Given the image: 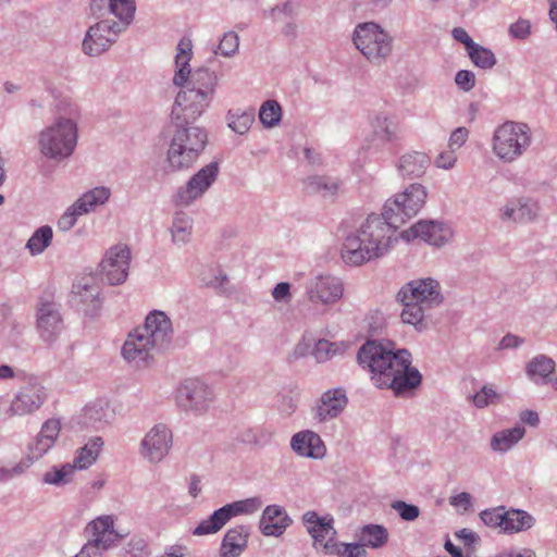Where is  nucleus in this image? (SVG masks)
Returning a JSON list of instances; mask_svg holds the SVG:
<instances>
[{"label": "nucleus", "instance_id": "f257e3e1", "mask_svg": "<svg viewBox=\"0 0 557 557\" xmlns=\"http://www.w3.org/2000/svg\"><path fill=\"white\" fill-rule=\"evenodd\" d=\"M191 83V88L177 94L171 112L175 128L166 152V162L172 171L191 168L208 143L207 131L193 125V122L212 101L218 76L213 71L199 70L193 75Z\"/></svg>", "mask_w": 557, "mask_h": 557}, {"label": "nucleus", "instance_id": "f03ea898", "mask_svg": "<svg viewBox=\"0 0 557 557\" xmlns=\"http://www.w3.org/2000/svg\"><path fill=\"white\" fill-rule=\"evenodd\" d=\"M359 364L371 373L379 388H389L396 396L411 393L420 386L422 375L411 367L409 350L395 349L391 342L368 341L357 354Z\"/></svg>", "mask_w": 557, "mask_h": 557}, {"label": "nucleus", "instance_id": "7ed1b4c3", "mask_svg": "<svg viewBox=\"0 0 557 557\" xmlns=\"http://www.w3.org/2000/svg\"><path fill=\"white\" fill-rule=\"evenodd\" d=\"M399 226L381 214L371 213L360 227L349 233L342 245L341 257L348 265L359 267L385 256L398 240Z\"/></svg>", "mask_w": 557, "mask_h": 557}, {"label": "nucleus", "instance_id": "20e7f679", "mask_svg": "<svg viewBox=\"0 0 557 557\" xmlns=\"http://www.w3.org/2000/svg\"><path fill=\"white\" fill-rule=\"evenodd\" d=\"M173 334L169 315L164 311L152 310L147 314L144 325L128 334L122 355L136 367L147 366L154 352L170 347Z\"/></svg>", "mask_w": 557, "mask_h": 557}, {"label": "nucleus", "instance_id": "39448f33", "mask_svg": "<svg viewBox=\"0 0 557 557\" xmlns=\"http://www.w3.org/2000/svg\"><path fill=\"white\" fill-rule=\"evenodd\" d=\"M77 144V125L71 119L60 117L45 127L38 136L40 153L51 160L69 158Z\"/></svg>", "mask_w": 557, "mask_h": 557}, {"label": "nucleus", "instance_id": "423d86ee", "mask_svg": "<svg viewBox=\"0 0 557 557\" xmlns=\"http://www.w3.org/2000/svg\"><path fill=\"white\" fill-rule=\"evenodd\" d=\"M531 145V129L522 122L506 121L494 131L493 153L503 162L511 163Z\"/></svg>", "mask_w": 557, "mask_h": 557}, {"label": "nucleus", "instance_id": "0eeeda50", "mask_svg": "<svg viewBox=\"0 0 557 557\" xmlns=\"http://www.w3.org/2000/svg\"><path fill=\"white\" fill-rule=\"evenodd\" d=\"M351 39L355 47L371 63L381 64L393 51V37L375 22L357 24Z\"/></svg>", "mask_w": 557, "mask_h": 557}, {"label": "nucleus", "instance_id": "6e6552de", "mask_svg": "<svg viewBox=\"0 0 557 557\" xmlns=\"http://www.w3.org/2000/svg\"><path fill=\"white\" fill-rule=\"evenodd\" d=\"M114 522V516L103 515L87 524L85 531L90 534V539L78 552L81 557H102L126 537L127 533L116 530Z\"/></svg>", "mask_w": 557, "mask_h": 557}, {"label": "nucleus", "instance_id": "1a4fd4ad", "mask_svg": "<svg viewBox=\"0 0 557 557\" xmlns=\"http://www.w3.org/2000/svg\"><path fill=\"white\" fill-rule=\"evenodd\" d=\"M426 198V187L420 183H412L385 201L384 216L400 227L422 210Z\"/></svg>", "mask_w": 557, "mask_h": 557}, {"label": "nucleus", "instance_id": "9d476101", "mask_svg": "<svg viewBox=\"0 0 557 557\" xmlns=\"http://www.w3.org/2000/svg\"><path fill=\"white\" fill-rule=\"evenodd\" d=\"M261 507L262 499L259 496L235 500L214 510L207 519L201 520L191 533L196 536L215 534L233 518L252 515Z\"/></svg>", "mask_w": 557, "mask_h": 557}, {"label": "nucleus", "instance_id": "9b49d317", "mask_svg": "<svg viewBox=\"0 0 557 557\" xmlns=\"http://www.w3.org/2000/svg\"><path fill=\"white\" fill-rule=\"evenodd\" d=\"M36 327L39 337L48 345L54 344L64 329L61 306L51 295H42L38 299Z\"/></svg>", "mask_w": 557, "mask_h": 557}, {"label": "nucleus", "instance_id": "f8f14e48", "mask_svg": "<svg viewBox=\"0 0 557 557\" xmlns=\"http://www.w3.org/2000/svg\"><path fill=\"white\" fill-rule=\"evenodd\" d=\"M219 174L218 162H210L196 172L185 185L177 188L172 201L175 206L188 207L201 198L215 182Z\"/></svg>", "mask_w": 557, "mask_h": 557}, {"label": "nucleus", "instance_id": "ddd939ff", "mask_svg": "<svg viewBox=\"0 0 557 557\" xmlns=\"http://www.w3.org/2000/svg\"><path fill=\"white\" fill-rule=\"evenodd\" d=\"M131 23L102 18L90 26L83 40V50L88 55H99L115 42L119 34Z\"/></svg>", "mask_w": 557, "mask_h": 557}, {"label": "nucleus", "instance_id": "4468645a", "mask_svg": "<svg viewBox=\"0 0 557 557\" xmlns=\"http://www.w3.org/2000/svg\"><path fill=\"white\" fill-rule=\"evenodd\" d=\"M214 398L208 384L199 379H187L177 388L176 403L180 408L196 414L208 411Z\"/></svg>", "mask_w": 557, "mask_h": 557}, {"label": "nucleus", "instance_id": "2eb2a0df", "mask_svg": "<svg viewBox=\"0 0 557 557\" xmlns=\"http://www.w3.org/2000/svg\"><path fill=\"white\" fill-rule=\"evenodd\" d=\"M343 294L342 280L332 274H314L305 283L306 298L312 305H333L343 297Z\"/></svg>", "mask_w": 557, "mask_h": 557}, {"label": "nucleus", "instance_id": "dca6fc26", "mask_svg": "<svg viewBox=\"0 0 557 557\" xmlns=\"http://www.w3.org/2000/svg\"><path fill=\"white\" fill-rule=\"evenodd\" d=\"M397 300H411L428 309L440 306L444 297L440 283L432 277L416 278L405 284L396 296Z\"/></svg>", "mask_w": 557, "mask_h": 557}, {"label": "nucleus", "instance_id": "f3484780", "mask_svg": "<svg viewBox=\"0 0 557 557\" xmlns=\"http://www.w3.org/2000/svg\"><path fill=\"white\" fill-rule=\"evenodd\" d=\"M172 445L171 429L164 423H157L143 437L139 454L150 463H158L168 456Z\"/></svg>", "mask_w": 557, "mask_h": 557}, {"label": "nucleus", "instance_id": "a211bd4d", "mask_svg": "<svg viewBox=\"0 0 557 557\" xmlns=\"http://www.w3.org/2000/svg\"><path fill=\"white\" fill-rule=\"evenodd\" d=\"M131 250L126 245H115L104 255L100 263L102 280L110 285L125 282L128 275Z\"/></svg>", "mask_w": 557, "mask_h": 557}, {"label": "nucleus", "instance_id": "6ab92c4d", "mask_svg": "<svg viewBox=\"0 0 557 557\" xmlns=\"http://www.w3.org/2000/svg\"><path fill=\"white\" fill-rule=\"evenodd\" d=\"M47 398L45 387L37 381H28L15 394L9 407L11 416H25L38 410Z\"/></svg>", "mask_w": 557, "mask_h": 557}, {"label": "nucleus", "instance_id": "aec40b11", "mask_svg": "<svg viewBox=\"0 0 557 557\" xmlns=\"http://www.w3.org/2000/svg\"><path fill=\"white\" fill-rule=\"evenodd\" d=\"M400 237L406 242L420 238L432 246L440 247L450 239L451 230L443 223L420 220L408 230L403 231Z\"/></svg>", "mask_w": 557, "mask_h": 557}, {"label": "nucleus", "instance_id": "412c9836", "mask_svg": "<svg viewBox=\"0 0 557 557\" xmlns=\"http://www.w3.org/2000/svg\"><path fill=\"white\" fill-rule=\"evenodd\" d=\"M114 417L115 413L110 403L104 398H98L87 404L74 421L82 429L99 431L111 424Z\"/></svg>", "mask_w": 557, "mask_h": 557}, {"label": "nucleus", "instance_id": "4be33fe9", "mask_svg": "<svg viewBox=\"0 0 557 557\" xmlns=\"http://www.w3.org/2000/svg\"><path fill=\"white\" fill-rule=\"evenodd\" d=\"M302 523L307 532L313 539L315 549L320 547L324 552V545L329 541L336 542L337 531L334 528V518L332 515L319 516L315 511H307L302 515Z\"/></svg>", "mask_w": 557, "mask_h": 557}, {"label": "nucleus", "instance_id": "5701e85b", "mask_svg": "<svg viewBox=\"0 0 557 557\" xmlns=\"http://www.w3.org/2000/svg\"><path fill=\"white\" fill-rule=\"evenodd\" d=\"M348 398L343 387L325 391L314 408V419L326 422L337 418L346 408Z\"/></svg>", "mask_w": 557, "mask_h": 557}, {"label": "nucleus", "instance_id": "b1692460", "mask_svg": "<svg viewBox=\"0 0 557 557\" xmlns=\"http://www.w3.org/2000/svg\"><path fill=\"white\" fill-rule=\"evenodd\" d=\"M293 523L284 507L268 505L260 517L259 530L264 536L280 537Z\"/></svg>", "mask_w": 557, "mask_h": 557}, {"label": "nucleus", "instance_id": "393cba45", "mask_svg": "<svg viewBox=\"0 0 557 557\" xmlns=\"http://www.w3.org/2000/svg\"><path fill=\"white\" fill-rule=\"evenodd\" d=\"M499 211L504 222L529 223L536 218L539 206L531 198L519 197L508 200Z\"/></svg>", "mask_w": 557, "mask_h": 557}, {"label": "nucleus", "instance_id": "a878e982", "mask_svg": "<svg viewBox=\"0 0 557 557\" xmlns=\"http://www.w3.org/2000/svg\"><path fill=\"white\" fill-rule=\"evenodd\" d=\"M61 430V423L58 419L47 420L37 436L27 445V456L38 460L46 455L55 444Z\"/></svg>", "mask_w": 557, "mask_h": 557}, {"label": "nucleus", "instance_id": "bb28decb", "mask_svg": "<svg viewBox=\"0 0 557 557\" xmlns=\"http://www.w3.org/2000/svg\"><path fill=\"white\" fill-rule=\"evenodd\" d=\"M90 10L97 17L113 15L121 22L131 23L136 5L135 0H91Z\"/></svg>", "mask_w": 557, "mask_h": 557}, {"label": "nucleus", "instance_id": "cd10ccee", "mask_svg": "<svg viewBox=\"0 0 557 557\" xmlns=\"http://www.w3.org/2000/svg\"><path fill=\"white\" fill-rule=\"evenodd\" d=\"M292 449L300 457L321 459L326 448L320 435L313 431H300L292 436Z\"/></svg>", "mask_w": 557, "mask_h": 557}, {"label": "nucleus", "instance_id": "c85d7f7f", "mask_svg": "<svg viewBox=\"0 0 557 557\" xmlns=\"http://www.w3.org/2000/svg\"><path fill=\"white\" fill-rule=\"evenodd\" d=\"M248 537L247 525L239 524L228 529L221 542L220 557H239L248 546Z\"/></svg>", "mask_w": 557, "mask_h": 557}, {"label": "nucleus", "instance_id": "c756f323", "mask_svg": "<svg viewBox=\"0 0 557 557\" xmlns=\"http://www.w3.org/2000/svg\"><path fill=\"white\" fill-rule=\"evenodd\" d=\"M430 163L425 152L410 151L399 157L397 171L403 178H419L425 174Z\"/></svg>", "mask_w": 557, "mask_h": 557}, {"label": "nucleus", "instance_id": "7c9ffc66", "mask_svg": "<svg viewBox=\"0 0 557 557\" xmlns=\"http://www.w3.org/2000/svg\"><path fill=\"white\" fill-rule=\"evenodd\" d=\"M193 45L190 39L183 38L180 40L177 45V51L175 55V66L176 71L173 77V83L175 86H183L185 83H187L188 77L190 76V83L188 86L184 89L193 87V75L197 72V70L191 74L190 71V59L193 55ZM200 69H198L199 71Z\"/></svg>", "mask_w": 557, "mask_h": 557}, {"label": "nucleus", "instance_id": "2f4dec72", "mask_svg": "<svg viewBox=\"0 0 557 557\" xmlns=\"http://www.w3.org/2000/svg\"><path fill=\"white\" fill-rule=\"evenodd\" d=\"M555 360L544 354H540L534 356L525 364L524 371L530 382L537 386H542L550 382V376L555 372Z\"/></svg>", "mask_w": 557, "mask_h": 557}, {"label": "nucleus", "instance_id": "473e14b6", "mask_svg": "<svg viewBox=\"0 0 557 557\" xmlns=\"http://www.w3.org/2000/svg\"><path fill=\"white\" fill-rule=\"evenodd\" d=\"M388 531L382 524L369 523L361 527L357 533L359 542L362 546L380 549L388 542Z\"/></svg>", "mask_w": 557, "mask_h": 557}, {"label": "nucleus", "instance_id": "72a5a7b5", "mask_svg": "<svg viewBox=\"0 0 557 557\" xmlns=\"http://www.w3.org/2000/svg\"><path fill=\"white\" fill-rule=\"evenodd\" d=\"M524 435L525 429L522 424L498 431L491 438V448L497 453H507L521 441Z\"/></svg>", "mask_w": 557, "mask_h": 557}, {"label": "nucleus", "instance_id": "f704fd0d", "mask_svg": "<svg viewBox=\"0 0 557 557\" xmlns=\"http://www.w3.org/2000/svg\"><path fill=\"white\" fill-rule=\"evenodd\" d=\"M534 518L521 509H505V519L502 532L506 534L519 533L531 529L534 524Z\"/></svg>", "mask_w": 557, "mask_h": 557}, {"label": "nucleus", "instance_id": "c9c22d12", "mask_svg": "<svg viewBox=\"0 0 557 557\" xmlns=\"http://www.w3.org/2000/svg\"><path fill=\"white\" fill-rule=\"evenodd\" d=\"M103 440L100 436L91 437L83 447L77 450V454L71 466L75 469H88L97 460L99 453L103 447Z\"/></svg>", "mask_w": 557, "mask_h": 557}, {"label": "nucleus", "instance_id": "e433bc0d", "mask_svg": "<svg viewBox=\"0 0 557 557\" xmlns=\"http://www.w3.org/2000/svg\"><path fill=\"white\" fill-rule=\"evenodd\" d=\"M111 197V189L106 186L95 187L84 193L74 203L83 214L94 211L97 207L104 205Z\"/></svg>", "mask_w": 557, "mask_h": 557}, {"label": "nucleus", "instance_id": "4c0bfd02", "mask_svg": "<svg viewBox=\"0 0 557 557\" xmlns=\"http://www.w3.org/2000/svg\"><path fill=\"white\" fill-rule=\"evenodd\" d=\"M305 183L309 193L319 194L322 197H334L342 184L338 178L327 175H311Z\"/></svg>", "mask_w": 557, "mask_h": 557}, {"label": "nucleus", "instance_id": "58836bf2", "mask_svg": "<svg viewBox=\"0 0 557 557\" xmlns=\"http://www.w3.org/2000/svg\"><path fill=\"white\" fill-rule=\"evenodd\" d=\"M373 132L377 138L385 143H395L399 139L398 124L385 113H377L371 121Z\"/></svg>", "mask_w": 557, "mask_h": 557}, {"label": "nucleus", "instance_id": "ea45409f", "mask_svg": "<svg viewBox=\"0 0 557 557\" xmlns=\"http://www.w3.org/2000/svg\"><path fill=\"white\" fill-rule=\"evenodd\" d=\"M193 231V219L185 212H175L170 228L172 242L175 245H185L189 242Z\"/></svg>", "mask_w": 557, "mask_h": 557}, {"label": "nucleus", "instance_id": "a19ab883", "mask_svg": "<svg viewBox=\"0 0 557 557\" xmlns=\"http://www.w3.org/2000/svg\"><path fill=\"white\" fill-rule=\"evenodd\" d=\"M403 305L401 321L413 325L418 331L425 327L424 318L429 310L426 307L411 300H398Z\"/></svg>", "mask_w": 557, "mask_h": 557}, {"label": "nucleus", "instance_id": "79ce46f5", "mask_svg": "<svg viewBox=\"0 0 557 557\" xmlns=\"http://www.w3.org/2000/svg\"><path fill=\"white\" fill-rule=\"evenodd\" d=\"M324 554L336 555L337 557H367V550L362 544L358 542L344 543L329 541L324 545Z\"/></svg>", "mask_w": 557, "mask_h": 557}, {"label": "nucleus", "instance_id": "37998d69", "mask_svg": "<svg viewBox=\"0 0 557 557\" xmlns=\"http://www.w3.org/2000/svg\"><path fill=\"white\" fill-rule=\"evenodd\" d=\"M53 231L50 225L38 227L26 243V248L32 256L41 255L52 243Z\"/></svg>", "mask_w": 557, "mask_h": 557}, {"label": "nucleus", "instance_id": "c03bdc74", "mask_svg": "<svg viewBox=\"0 0 557 557\" xmlns=\"http://www.w3.org/2000/svg\"><path fill=\"white\" fill-rule=\"evenodd\" d=\"M226 117L228 127L236 134L244 135L250 129L255 121V113L251 110H230Z\"/></svg>", "mask_w": 557, "mask_h": 557}, {"label": "nucleus", "instance_id": "a18cd8bd", "mask_svg": "<svg viewBox=\"0 0 557 557\" xmlns=\"http://www.w3.org/2000/svg\"><path fill=\"white\" fill-rule=\"evenodd\" d=\"M272 437V432L261 425L247 428L240 431L238 440L244 444L264 446Z\"/></svg>", "mask_w": 557, "mask_h": 557}, {"label": "nucleus", "instance_id": "49530a36", "mask_svg": "<svg viewBox=\"0 0 557 557\" xmlns=\"http://www.w3.org/2000/svg\"><path fill=\"white\" fill-rule=\"evenodd\" d=\"M282 119V108L276 100H267L259 110V120L261 124L271 128L276 126Z\"/></svg>", "mask_w": 557, "mask_h": 557}, {"label": "nucleus", "instance_id": "de8ad7c7", "mask_svg": "<svg viewBox=\"0 0 557 557\" xmlns=\"http://www.w3.org/2000/svg\"><path fill=\"white\" fill-rule=\"evenodd\" d=\"M468 55L472 63L482 70H490L496 64L494 52L479 44H475L474 47L468 51Z\"/></svg>", "mask_w": 557, "mask_h": 557}, {"label": "nucleus", "instance_id": "09e8293b", "mask_svg": "<svg viewBox=\"0 0 557 557\" xmlns=\"http://www.w3.org/2000/svg\"><path fill=\"white\" fill-rule=\"evenodd\" d=\"M74 473V466L65 463L61 468H53L42 475V483L61 486L70 482V476Z\"/></svg>", "mask_w": 557, "mask_h": 557}, {"label": "nucleus", "instance_id": "8fccbe9b", "mask_svg": "<svg viewBox=\"0 0 557 557\" xmlns=\"http://www.w3.org/2000/svg\"><path fill=\"white\" fill-rule=\"evenodd\" d=\"M75 293L79 296L82 302L89 304L90 309H86V312L94 314L100 307L99 289L94 285H75Z\"/></svg>", "mask_w": 557, "mask_h": 557}, {"label": "nucleus", "instance_id": "3c124183", "mask_svg": "<svg viewBox=\"0 0 557 557\" xmlns=\"http://www.w3.org/2000/svg\"><path fill=\"white\" fill-rule=\"evenodd\" d=\"M239 47V38L235 32H227L221 38L216 49L214 50L215 54H221L225 58L233 57Z\"/></svg>", "mask_w": 557, "mask_h": 557}, {"label": "nucleus", "instance_id": "603ef678", "mask_svg": "<svg viewBox=\"0 0 557 557\" xmlns=\"http://www.w3.org/2000/svg\"><path fill=\"white\" fill-rule=\"evenodd\" d=\"M482 522L490 528H503L505 519V507L499 506L495 508L484 509L480 513Z\"/></svg>", "mask_w": 557, "mask_h": 557}, {"label": "nucleus", "instance_id": "864d4df0", "mask_svg": "<svg viewBox=\"0 0 557 557\" xmlns=\"http://www.w3.org/2000/svg\"><path fill=\"white\" fill-rule=\"evenodd\" d=\"M391 507L399 515L404 521H414L419 515L420 509L413 504H408L404 500H394Z\"/></svg>", "mask_w": 557, "mask_h": 557}, {"label": "nucleus", "instance_id": "5fc2aeb1", "mask_svg": "<svg viewBox=\"0 0 557 557\" xmlns=\"http://www.w3.org/2000/svg\"><path fill=\"white\" fill-rule=\"evenodd\" d=\"M498 398V393L491 386H483L472 396L473 404L478 408H484L495 404Z\"/></svg>", "mask_w": 557, "mask_h": 557}, {"label": "nucleus", "instance_id": "6e6d98bb", "mask_svg": "<svg viewBox=\"0 0 557 557\" xmlns=\"http://www.w3.org/2000/svg\"><path fill=\"white\" fill-rule=\"evenodd\" d=\"M84 215L79 209L75 208V203L71 205L64 213L59 218L57 227L61 232L70 231L77 222L78 216Z\"/></svg>", "mask_w": 557, "mask_h": 557}, {"label": "nucleus", "instance_id": "4d7b16f0", "mask_svg": "<svg viewBox=\"0 0 557 557\" xmlns=\"http://www.w3.org/2000/svg\"><path fill=\"white\" fill-rule=\"evenodd\" d=\"M531 22L525 18H519L510 24L508 34L511 38L518 40H525L531 35Z\"/></svg>", "mask_w": 557, "mask_h": 557}, {"label": "nucleus", "instance_id": "13d9d810", "mask_svg": "<svg viewBox=\"0 0 557 557\" xmlns=\"http://www.w3.org/2000/svg\"><path fill=\"white\" fill-rule=\"evenodd\" d=\"M335 351V344L327 339H319L314 346L313 355L319 362H324L333 357Z\"/></svg>", "mask_w": 557, "mask_h": 557}, {"label": "nucleus", "instance_id": "bf43d9fd", "mask_svg": "<svg viewBox=\"0 0 557 557\" xmlns=\"http://www.w3.org/2000/svg\"><path fill=\"white\" fill-rule=\"evenodd\" d=\"M469 129L465 126H460L455 128L448 139V148L453 150L460 149L468 140L469 138Z\"/></svg>", "mask_w": 557, "mask_h": 557}, {"label": "nucleus", "instance_id": "052dcab7", "mask_svg": "<svg viewBox=\"0 0 557 557\" xmlns=\"http://www.w3.org/2000/svg\"><path fill=\"white\" fill-rule=\"evenodd\" d=\"M455 83L462 91H470L475 86V75L468 70H460L455 75Z\"/></svg>", "mask_w": 557, "mask_h": 557}, {"label": "nucleus", "instance_id": "680f3d73", "mask_svg": "<svg viewBox=\"0 0 557 557\" xmlns=\"http://www.w3.org/2000/svg\"><path fill=\"white\" fill-rule=\"evenodd\" d=\"M457 162L456 150L448 148V150L442 151L435 159L434 164L438 169L450 170Z\"/></svg>", "mask_w": 557, "mask_h": 557}, {"label": "nucleus", "instance_id": "e2e57ef3", "mask_svg": "<svg viewBox=\"0 0 557 557\" xmlns=\"http://www.w3.org/2000/svg\"><path fill=\"white\" fill-rule=\"evenodd\" d=\"M272 297L277 302L287 304L292 300L290 284L280 282L272 289Z\"/></svg>", "mask_w": 557, "mask_h": 557}, {"label": "nucleus", "instance_id": "0e129e2a", "mask_svg": "<svg viewBox=\"0 0 557 557\" xmlns=\"http://www.w3.org/2000/svg\"><path fill=\"white\" fill-rule=\"evenodd\" d=\"M451 36L453 38L458 41V42H461L465 45L466 49H467V52L469 50H471L474 45L476 42L473 41V39L469 36V34L467 33V30L462 27H455L453 30H451Z\"/></svg>", "mask_w": 557, "mask_h": 557}, {"label": "nucleus", "instance_id": "69168bd1", "mask_svg": "<svg viewBox=\"0 0 557 557\" xmlns=\"http://www.w3.org/2000/svg\"><path fill=\"white\" fill-rule=\"evenodd\" d=\"M456 537L462 541L463 545L467 547H472L475 543L480 541L479 535L470 529H461L456 532Z\"/></svg>", "mask_w": 557, "mask_h": 557}, {"label": "nucleus", "instance_id": "338daca9", "mask_svg": "<svg viewBox=\"0 0 557 557\" xmlns=\"http://www.w3.org/2000/svg\"><path fill=\"white\" fill-rule=\"evenodd\" d=\"M449 504L454 507H460L463 510H468L471 506V495L467 492L453 495L449 497Z\"/></svg>", "mask_w": 557, "mask_h": 557}, {"label": "nucleus", "instance_id": "774afa93", "mask_svg": "<svg viewBox=\"0 0 557 557\" xmlns=\"http://www.w3.org/2000/svg\"><path fill=\"white\" fill-rule=\"evenodd\" d=\"M523 338L511 333L506 334L498 344V349L518 348L523 344Z\"/></svg>", "mask_w": 557, "mask_h": 557}]
</instances>
